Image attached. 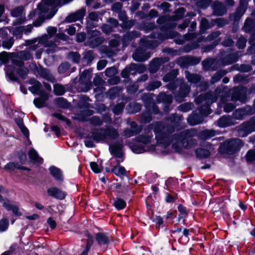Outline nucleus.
<instances>
[{
  "instance_id": "nucleus-1",
  "label": "nucleus",
  "mask_w": 255,
  "mask_h": 255,
  "mask_svg": "<svg viewBox=\"0 0 255 255\" xmlns=\"http://www.w3.org/2000/svg\"><path fill=\"white\" fill-rule=\"evenodd\" d=\"M153 129L155 134V138L159 144L168 145L172 143V147L177 152H180L182 148H188V138L197 134V131L194 128L184 130L172 136V139L169 140L167 135L174 131V128L172 126L164 127L160 122H153L150 124L146 129L145 133L137 136L136 141L143 144H148L151 142L153 135L151 130Z\"/></svg>"
},
{
  "instance_id": "nucleus-2",
  "label": "nucleus",
  "mask_w": 255,
  "mask_h": 255,
  "mask_svg": "<svg viewBox=\"0 0 255 255\" xmlns=\"http://www.w3.org/2000/svg\"><path fill=\"white\" fill-rule=\"evenodd\" d=\"M221 97V101L223 103L228 100L229 96H226V93L221 88H217L214 94L206 93L200 95L196 98L195 101L197 104L204 103L205 105L201 107L198 112L199 115L193 113L188 119V123L192 126L199 124L202 122L204 116H207L211 113L209 106L216 101L218 97Z\"/></svg>"
},
{
  "instance_id": "nucleus-3",
  "label": "nucleus",
  "mask_w": 255,
  "mask_h": 255,
  "mask_svg": "<svg viewBox=\"0 0 255 255\" xmlns=\"http://www.w3.org/2000/svg\"><path fill=\"white\" fill-rule=\"evenodd\" d=\"M178 71L177 69H174L167 74L163 78V81L165 82H170L166 86V88L170 90H174L177 87L179 84H180L179 91L176 93L175 99L179 103L182 102L183 98L186 97L190 92V87L186 84H181V80L176 79L178 75Z\"/></svg>"
},
{
  "instance_id": "nucleus-4",
  "label": "nucleus",
  "mask_w": 255,
  "mask_h": 255,
  "mask_svg": "<svg viewBox=\"0 0 255 255\" xmlns=\"http://www.w3.org/2000/svg\"><path fill=\"white\" fill-rule=\"evenodd\" d=\"M91 136L95 141L99 142L116 138L118 136V133L114 128L108 127L106 129L100 128L93 131Z\"/></svg>"
},
{
  "instance_id": "nucleus-5",
  "label": "nucleus",
  "mask_w": 255,
  "mask_h": 255,
  "mask_svg": "<svg viewBox=\"0 0 255 255\" xmlns=\"http://www.w3.org/2000/svg\"><path fill=\"white\" fill-rule=\"evenodd\" d=\"M57 31L56 27L49 26L47 28V34H44L38 38V43H42L47 48L46 52L48 53H52L56 51L57 44L49 39L56 33Z\"/></svg>"
},
{
  "instance_id": "nucleus-6",
  "label": "nucleus",
  "mask_w": 255,
  "mask_h": 255,
  "mask_svg": "<svg viewBox=\"0 0 255 255\" xmlns=\"http://www.w3.org/2000/svg\"><path fill=\"white\" fill-rule=\"evenodd\" d=\"M163 40L162 36L159 34H153L151 37H147L140 40V46L149 49H152Z\"/></svg>"
},
{
  "instance_id": "nucleus-7",
  "label": "nucleus",
  "mask_w": 255,
  "mask_h": 255,
  "mask_svg": "<svg viewBox=\"0 0 255 255\" xmlns=\"http://www.w3.org/2000/svg\"><path fill=\"white\" fill-rule=\"evenodd\" d=\"M92 75V71L89 70H85L82 72L79 78V82L81 85L79 89L80 91L86 92L91 88L92 82L91 79Z\"/></svg>"
},
{
  "instance_id": "nucleus-8",
  "label": "nucleus",
  "mask_w": 255,
  "mask_h": 255,
  "mask_svg": "<svg viewBox=\"0 0 255 255\" xmlns=\"http://www.w3.org/2000/svg\"><path fill=\"white\" fill-rule=\"evenodd\" d=\"M223 146L227 153L232 154L237 151L243 146V143L241 139L235 138L225 141Z\"/></svg>"
},
{
  "instance_id": "nucleus-9",
  "label": "nucleus",
  "mask_w": 255,
  "mask_h": 255,
  "mask_svg": "<svg viewBox=\"0 0 255 255\" xmlns=\"http://www.w3.org/2000/svg\"><path fill=\"white\" fill-rule=\"evenodd\" d=\"M100 31L97 30H90L87 31V38L91 39L90 45L92 47H96L103 43L105 39L103 37L100 36Z\"/></svg>"
},
{
  "instance_id": "nucleus-10",
  "label": "nucleus",
  "mask_w": 255,
  "mask_h": 255,
  "mask_svg": "<svg viewBox=\"0 0 255 255\" xmlns=\"http://www.w3.org/2000/svg\"><path fill=\"white\" fill-rule=\"evenodd\" d=\"M235 92L231 98L232 101H240L242 103H245L247 100L246 89L244 88H237L235 89Z\"/></svg>"
},
{
  "instance_id": "nucleus-11",
  "label": "nucleus",
  "mask_w": 255,
  "mask_h": 255,
  "mask_svg": "<svg viewBox=\"0 0 255 255\" xmlns=\"http://www.w3.org/2000/svg\"><path fill=\"white\" fill-rule=\"evenodd\" d=\"M134 60L142 62L147 60L150 57V53L146 52L142 48H139L132 54Z\"/></svg>"
},
{
  "instance_id": "nucleus-12",
  "label": "nucleus",
  "mask_w": 255,
  "mask_h": 255,
  "mask_svg": "<svg viewBox=\"0 0 255 255\" xmlns=\"http://www.w3.org/2000/svg\"><path fill=\"white\" fill-rule=\"evenodd\" d=\"M6 193V191L4 190L2 186H0V193ZM0 202L2 203V206L4 207L6 210L12 211V212L16 215L18 214V208L14 205L8 204V201L6 199H3L0 195Z\"/></svg>"
},
{
  "instance_id": "nucleus-13",
  "label": "nucleus",
  "mask_w": 255,
  "mask_h": 255,
  "mask_svg": "<svg viewBox=\"0 0 255 255\" xmlns=\"http://www.w3.org/2000/svg\"><path fill=\"white\" fill-rule=\"evenodd\" d=\"M247 2L246 0H241L240 5L238 7L234 15H232L231 18L235 21L238 20L244 14L246 10Z\"/></svg>"
},
{
  "instance_id": "nucleus-14",
  "label": "nucleus",
  "mask_w": 255,
  "mask_h": 255,
  "mask_svg": "<svg viewBox=\"0 0 255 255\" xmlns=\"http://www.w3.org/2000/svg\"><path fill=\"white\" fill-rule=\"evenodd\" d=\"M23 11V9L22 7H18L11 11V14L12 16L15 17H19V18L16 19L13 22L14 25L20 24L24 21L25 18L22 15Z\"/></svg>"
},
{
  "instance_id": "nucleus-15",
  "label": "nucleus",
  "mask_w": 255,
  "mask_h": 255,
  "mask_svg": "<svg viewBox=\"0 0 255 255\" xmlns=\"http://www.w3.org/2000/svg\"><path fill=\"white\" fill-rule=\"evenodd\" d=\"M85 13L86 10L84 8L80 9L66 17V21L67 22H72L80 20L83 18Z\"/></svg>"
},
{
  "instance_id": "nucleus-16",
  "label": "nucleus",
  "mask_w": 255,
  "mask_h": 255,
  "mask_svg": "<svg viewBox=\"0 0 255 255\" xmlns=\"http://www.w3.org/2000/svg\"><path fill=\"white\" fill-rule=\"evenodd\" d=\"M167 60L166 58H155L153 59L150 63L149 68L150 72L155 73L159 68L160 66L166 62Z\"/></svg>"
},
{
  "instance_id": "nucleus-17",
  "label": "nucleus",
  "mask_w": 255,
  "mask_h": 255,
  "mask_svg": "<svg viewBox=\"0 0 255 255\" xmlns=\"http://www.w3.org/2000/svg\"><path fill=\"white\" fill-rule=\"evenodd\" d=\"M39 94L40 95V97L34 99L33 101L35 106L38 108L44 107L45 106L46 101H47L49 98L48 94L43 91H41Z\"/></svg>"
},
{
  "instance_id": "nucleus-18",
  "label": "nucleus",
  "mask_w": 255,
  "mask_h": 255,
  "mask_svg": "<svg viewBox=\"0 0 255 255\" xmlns=\"http://www.w3.org/2000/svg\"><path fill=\"white\" fill-rule=\"evenodd\" d=\"M213 13L216 15H222L226 13V8L223 3L220 1H215L213 5Z\"/></svg>"
},
{
  "instance_id": "nucleus-19",
  "label": "nucleus",
  "mask_w": 255,
  "mask_h": 255,
  "mask_svg": "<svg viewBox=\"0 0 255 255\" xmlns=\"http://www.w3.org/2000/svg\"><path fill=\"white\" fill-rule=\"evenodd\" d=\"M47 193L49 196L59 199H63L65 197V193L56 187L49 188L47 190Z\"/></svg>"
},
{
  "instance_id": "nucleus-20",
  "label": "nucleus",
  "mask_w": 255,
  "mask_h": 255,
  "mask_svg": "<svg viewBox=\"0 0 255 255\" xmlns=\"http://www.w3.org/2000/svg\"><path fill=\"white\" fill-rule=\"evenodd\" d=\"M137 71V65L131 64L129 67L125 68L121 73V75L124 78L128 77L129 75L134 74Z\"/></svg>"
},
{
  "instance_id": "nucleus-21",
  "label": "nucleus",
  "mask_w": 255,
  "mask_h": 255,
  "mask_svg": "<svg viewBox=\"0 0 255 255\" xmlns=\"http://www.w3.org/2000/svg\"><path fill=\"white\" fill-rule=\"evenodd\" d=\"M216 124L219 127L224 128L232 125L233 120L229 116H225L217 121Z\"/></svg>"
},
{
  "instance_id": "nucleus-22",
  "label": "nucleus",
  "mask_w": 255,
  "mask_h": 255,
  "mask_svg": "<svg viewBox=\"0 0 255 255\" xmlns=\"http://www.w3.org/2000/svg\"><path fill=\"white\" fill-rule=\"evenodd\" d=\"M95 239L100 245L108 244L110 241V238L107 234L103 233H99L96 234Z\"/></svg>"
},
{
  "instance_id": "nucleus-23",
  "label": "nucleus",
  "mask_w": 255,
  "mask_h": 255,
  "mask_svg": "<svg viewBox=\"0 0 255 255\" xmlns=\"http://www.w3.org/2000/svg\"><path fill=\"white\" fill-rule=\"evenodd\" d=\"M243 129L247 132L246 134L255 131V117L252 118L248 122L243 124Z\"/></svg>"
},
{
  "instance_id": "nucleus-24",
  "label": "nucleus",
  "mask_w": 255,
  "mask_h": 255,
  "mask_svg": "<svg viewBox=\"0 0 255 255\" xmlns=\"http://www.w3.org/2000/svg\"><path fill=\"white\" fill-rule=\"evenodd\" d=\"M29 83L32 86L28 88L29 90L33 94H38L41 88V84L39 82L34 79H31Z\"/></svg>"
},
{
  "instance_id": "nucleus-25",
  "label": "nucleus",
  "mask_w": 255,
  "mask_h": 255,
  "mask_svg": "<svg viewBox=\"0 0 255 255\" xmlns=\"http://www.w3.org/2000/svg\"><path fill=\"white\" fill-rule=\"evenodd\" d=\"M50 174L54 178L58 181H62L63 179V174L60 169L55 167L51 166L49 168Z\"/></svg>"
},
{
  "instance_id": "nucleus-26",
  "label": "nucleus",
  "mask_w": 255,
  "mask_h": 255,
  "mask_svg": "<svg viewBox=\"0 0 255 255\" xmlns=\"http://www.w3.org/2000/svg\"><path fill=\"white\" fill-rule=\"evenodd\" d=\"M216 61L214 59H207L202 62L203 67L205 70H215L217 68L215 67Z\"/></svg>"
},
{
  "instance_id": "nucleus-27",
  "label": "nucleus",
  "mask_w": 255,
  "mask_h": 255,
  "mask_svg": "<svg viewBox=\"0 0 255 255\" xmlns=\"http://www.w3.org/2000/svg\"><path fill=\"white\" fill-rule=\"evenodd\" d=\"M39 74L43 78L47 80L54 83L55 82V79L53 75L50 73V72L44 68H40L39 71Z\"/></svg>"
},
{
  "instance_id": "nucleus-28",
  "label": "nucleus",
  "mask_w": 255,
  "mask_h": 255,
  "mask_svg": "<svg viewBox=\"0 0 255 255\" xmlns=\"http://www.w3.org/2000/svg\"><path fill=\"white\" fill-rule=\"evenodd\" d=\"M185 74L189 82L196 84L201 80V77L198 75L190 73L188 71H185Z\"/></svg>"
},
{
  "instance_id": "nucleus-29",
  "label": "nucleus",
  "mask_w": 255,
  "mask_h": 255,
  "mask_svg": "<svg viewBox=\"0 0 255 255\" xmlns=\"http://www.w3.org/2000/svg\"><path fill=\"white\" fill-rule=\"evenodd\" d=\"M28 154L29 158L31 160H33L34 162L36 163H42L43 160L42 158L38 156L37 152L34 149H30L29 151Z\"/></svg>"
},
{
  "instance_id": "nucleus-30",
  "label": "nucleus",
  "mask_w": 255,
  "mask_h": 255,
  "mask_svg": "<svg viewBox=\"0 0 255 255\" xmlns=\"http://www.w3.org/2000/svg\"><path fill=\"white\" fill-rule=\"evenodd\" d=\"M158 100L163 102L165 104L170 105L172 101V97L170 95L160 93L158 96Z\"/></svg>"
},
{
  "instance_id": "nucleus-31",
  "label": "nucleus",
  "mask_w": 255,
  "mask_h": 255,
  "mask_svg": "<svg viewBox=\"0 0 255 255\" xmlns=\"http://www.w3.org/2000/svg\"><path fill=\"white\" fill-rule=\"evenodd\" d=\"M17 58L22 60H28L32 58V56L28 51H21L16 54Z\"/></svg>"
},
{
  "instance_id": "nucleus-32",
  "label": "nucleus",
  "mask_w": 255,
  "mask_h": 255,
  "mask_svg": "<svg viewBox=\"0 0 255 255\" xmlns=\"http://www.w3.org/2000/svg\"><path fill=\"white\" fill-rule=\"evenodd\" d=\"M27 43L28 45H30L29 47V50L31 51H34L37 50L41 45L44 46V44L42 43H38V39L28 40L27 41Z\"/></svg>"
},
{
  "instance_id": "nucleus-33",
  "label": "nucleus",
  "mask_w": 255,
  "mask_h": 255,
  "mask_svg": "<svg viewBox=\"0 0 255 255\" xmlns=\"http://www.w3.org/2000/svg\"><path fill=\"white\" fill-rule=\"evenodd\" d=\"M128 112L129 113H135L139 112L141 110V105L138 103H130L127 108Z\"/></svg>"
},
{
  "instance_id": "nucleus-34",
  "label": "nucleus",
  "mask_w": 255,
  "mask_h": 255,
  "mask_svg": "<svg viewBox=\"0 0 255 255\" xmlns=\"http://www.w3.org/2000/svg\"><path fill=\"white\" fill-rule=\"evenodd\" d=\"M199 60L191 57H183L179 59L178 62L181 64L183 62L189 63L192 65H195L199 63Z\"/></svg>"
},
{
  "instance_id": "nucleus-35",
  "label": "nucleus",
  "mask_w": 255,
  "mask_h": 255,
  "mask_svg": "<svg viewBox=\"0 0 255 255\" xmlns=\"http://www.w3.org/2000/svg\"><path fill=\"white\" fill-rule=\"evenodd\" d=\"M112 171L118 176H123L126 174V171L124 167L120 165L115 166L112 168Z\"/></svg>"
},
{
  "instance_id": "nucleus-36",
  "label": "nucleus",
  "mask_w": 255,
  "mask_h": 255,
  "mask_svg": "<svg viewBox=\"0 0 255 255\" xmlns=\"http://www.w3.org/2000/svg\"><path fill=\"white\" fill-rule=\"evenodd\" d=\"M208 22V20L205 18H202L200 23V33L201 34L204 33L205 31L210 28L212 26Z\"/></svg>"
},
{
  "instance_id": "nucleus-37",
  "label": "nucleus",
  "mask_w": 255,
  "mask_h": 255,
  "mask_svg": "<svg viewBox=\"0 0 255 255\" xmlns=\"http://www.w3.org/2000/svg\"><path fill=\"white\" fill-rule=\"evenodd\" d=\"M237 54L229 55L227 58L223 60L222 64L223 65H229L236 62L238 59Z\"/></svg>"
},
{
  "instance_id": "nucleus-38",
  "label": "nucleus",
  "mask_w": 255,
  "mask_h": 255,
  "mask_svg": "<svg viewBox=\"0 0 255 255\" xmlns=\"http://www.w3.org/2000/svg\"><path fill=\"white\" fill-rule=\"evenodd\" d=\"M227 72L225 70H219L217 71L212 77L211 82L214 84L217 81H219L222 77H223Z\"/></svg>"
},
{
  "instance_id": "nucleus-39",
  "label": "nucleus",
  "mask_w": 255,
  "mask_h": 255,
  "mask_svg": "<svg viewBox=\"0 0 255 255\" xmlns=\"http://www.w3.org/2000/svg\"><path fill=\"white\" fill-rule=\"evenodd\" d=\"M66 92L65 88L62 85L56 84L54 86V93L57 96L63 95Z\"/></svg>"
},
{
  "instance_id": "nucleus-40",
  "label": "nucleus",
  "mask_w": 255,
  "mask_h": 255,
  "mask_svg": "<svg viewBox=\"0 0 255 255\" xmlns=\"http://www.w3.org/2000/svg\"><path fill=\"white\" fill-rule=\"evenodd\" d=\"M70 67V64L67 62L61 63L58 68V72L60 74H67Z\"/></svg>"
},
{
  "instance_id": "nucleus-41",
  "label": "nucleus",
  "mask_w": 255,
  "mask_h": 255,
  "mask_svg": "<svg viewBox=\"0 0 255 255\" xmlns=\"http://www.w3.org/2000/svg\"><path fill=\"white\" fill-rule=\"evenodd\" d=\"M197 156L200 158H206L210 155V152L206 149L199 148L196 150Z\"/></svg>"
},
{
  "instance_id": "nucleus-42",
  "label": "nucleus",
  "mask_w": 255,
  "mask_h": 255,
  "mask_svg": "<svg viewBox=\"0 0 255 255\" xmlns=\"http://www.w3.org/2000/svg\"><path fill=\"white\" fill-rule=\"evenodd\" d=\"M139 36V33L138 31H133L130 33L126 34L123 37V40L125 43L126 41H130L132 39Z\"/></svg>"
},
{
  "instance_id": "nucleus-43",
  "label": "nucleus",
  "mask_w": 255,
  "mask_h": 255,
  "mask_svg": "<svg viewBox=\"0 0 255 255\" xmlns=\"http://www.w3.org/2000/svg\"><path fill=\"white\" fill-rule=\"evenodd\" d=\"M56 104L61 108H67L69 106V103L63 98H58L55 100Z\"/></svg>"
},
{
  "instance_id": "nucleus-44",
  "label": "nucleus",
  "mask_w": 255,
  "mask_h": 255,
  "mask_svg": "<svg viewBox=\"0 0 255 255\" xmlns=\"http://www.w3.org/2000/svg\"><path fill=\"white\" fill-rule=\"evenodd\" d=\"M114 205L118 210H121L126 207V203L124 200L121 198H117L114 201Z\"/></svg>"
},
{
  "instance_id": "nucleus-45",
  "label": "nucleus",
  "mask_w": 255,
  "mask_h": 255,
  "mask_svg": "<svg viewBox=\"0 0 255 255\" xmlns=\"http://www.w3.org/2000/svg\"><path fill=\"white\" fill-rule=\"evenodd\" d=\"M161 85V83L159 81H154L150 82L146 87V89L147 91H153L157 88H158Z\"/></svg>"
},
{
  "instance_id": "nucleus-46",
  "label": "nucleus",
  "mask_w": 255,
  "mask_h": 255,
  "mask_svg": "<svg viewBox=\"0 0 255 255\" xmlns=\"http://www.w3.org/2000/svg\"><path fill=\"white\" fill-rule=\"evenodd\" d=\"M122 89L118 87H114L111 88L108 92V94L111 99H113L121 92Z\"/></svg>"
},
{
  "instance_id": "nucleus-47",
  "label": "nucleus",
  "mask_w": 255,
  "mask_h": 255,
  "mask_svg": "<svg viewBox=\"0 0 255 255\" xmlns=\"http://www.w3.org/2000/svg\"><path fill=\"white\" fill-rule=\"evenodd\" d=\"M140 120L143 124L149 123L152 120L150 112L143 113L141 116Z\"/></svg>"
},
{
  "instance_id": "nucleus-48",
  "label": "nucleus",
  "mask_w": 255,
  "mask_h": 255,
  "mask_svg": "<svg viewBox=\"0 0 255 255\" xmlns=\"http://www.w3.org/2000/svg\"><path fill=\"white\" fill-rule=\"evenodd\" d=\"M193 104L190 103H186L180 105L178 109L179 111L183 112H187L191 110L193 108Z\"/></svg>"
},
{
  "instance_id": "nucleus-49",
  "label": "nucleus",
  "mask_w": 255,
  "mask_h": 255,
  "mask_svg": "<svg viewBox=\"0 0 255 255\" xmlns=\"http://www.w3.org/2000/svg\"><path fill=\"white\" fill-rule=\"evenodd\" d=\"M228 23V20L222 18H217L212 21V25H217L218 27H221Z\"/></svg>"
},
{
  "instance_id": "nucleus-50",
  "label": "nucleus",
  "mask_w": 255,
  "mask_h": 255,
  "mask_svg": "<svg viewBox=\"0 0 255 255\" xmlns=\"http://www.w3.org/2000/svg\"><path fill=\"white\" fill-rule=\"evenodd\" d=\"M185 13V9L184 8H178L175 12V15L173 16V19L177 20L181 18L184 15Z\"/></svg>"
},
{
  "instance_id": "nucleus-51",
  "label": "nucleus",
  "mask_w": 255,
  "mask_h": 255,
  "mask_svg": "<svg viewBox=\"0 0 255 255\" xmlns=\"http://www.w3.org/2000/svg\"><path fill=\"white\" fill-rule=\"evenodd\" d=\"M14 71L10 66L7 67L6 69V74L9 78L12 81H15L17 79L16 75L15 74Z\"/></svg>"
},
{
  "instance_id": "nucleus-52",
  "label": "nucleus",
  "mask_w": 255,
  "mask_h": 255,
  "mask_svg": "<svg viewBox=\"0 0 255 255\" xmlns=\"http://www.w3.org/2000/svg\"><path fill=\"white\" fill-rule=\"evenodd\" d=\"M69 37L66 34L63 33H59L56 34V37L54 39V41L53 43L56 44L57 43L59 42L60 40H62L63 41H66L68 39Z\"/></svg>"
},
{
  "instance_id": "nucleus-53",
  "label": "nucleus",
  "mask_w": 255,
  "mask_h": 255,
  "mask_svg": "<svg viewBox=\"0 0 255 255\" xmlns=\"http://www.w3.org/2000/svg\"><path fill=\"white\" fill-rule=\"evenodd\" d=\"M253 26V21L250 19H248L245 22L243 29L246 32H249L252 29Z\"/></svg>"
},
{
  "instance_id": "nucleus-54",
  "label": "nucleus",
  "mask_w": 255,
  "mask_h": 255,
  "mask_svg": "<svg viewBox=\"0 0 255 255\" xmlns=\"http://www.w3.org/2000/svg\"><path fill=\"white\" fill-rule=\"evenodd\" d=\"M68 58L72 60L73 62L75 63H78L79 62L80 60V55L79 54H78L76 52H70L68 54Z\"/></svg>"
},
{
  "instance_id": "nucleus-55",
  "label": "nucleus",
  "mask_w": 255,
  "mask_h": 255,
  "mask_svg": "<svg viewBox=\"0 0 255 255\" xmlns=\"http://www.w3.org/2000/svg\"><path fill=\"white\" fill-rule=\"evenodd\" d=\"M24 27L23 26H18L14 28L12 30V34L17 37H21V34L24 31Z\"/></svg>"
},
{
  "instance_id": "nucleus-56",
  "label": "nucleus",
  "mask_w": 255,
  "mask_h": 255,
  "mask_svg": "<svg viewBox=\"0 0 255 255\" xmlns=\"http://www.w3.org/2000/svg\"><path fill=\"white\" fill-rule=\"evenodd\" d=\"M234 116L235 118L237 119H241L244 118V117L246 116L245 110H243V109H239L237 110L234 113Z\"/></svg>"
},
{
  "instance_id": "nucleus-57",
  "label": "nucleus",
  "mask_w": 255,
  "mask_h": 255,
  "mask_svg": "<svg viewBox=\"0 0 255 255\" xmlns=\"http://www.w3.org/2000/svg\"><path fill=\"white\" fill-rule=\"evenodd\" d=\"M20 166L17 164H15L13 162H9L6 164L4 166V169L7 171H11L14 170L15 169H19Z\"/></svg>"
},
{
  "instance_id": "nucleus-58",
  "label": "nucleus",
  "mask_w": 255,
  "mask_h": 255,
  "mask_svg": "<svg viewBox=\"0 0 255 255\" xmlns=\"http://www.w3.org/2000/svg\"><path fill=\"white\" fill-rule=\"evenodd\" d=\"M117 73V69L113 67L107 68L105 71V75L109 77L114 76Z\"/></svg>"
},
{
  "instance_id": "nucleus-59",
  "label": "nucleus",
  "mask_w": 255,
  "mask_h": 255,
  "mask_svg": "<svg viewBox=\"0 0 255 255\" xmlns=\"http://www.w3.org/2000/svg\"><path fill=\"white\" fill-rule=\"evenodd\" d=\"M101 28L102 31L104 33H106V34H109V33H111L112 32H113V29H114L113 27H112V26H111L110 25L108 24H103L101 26Z\"/></svg>"
},
{
  "instance_id": "nucleus-60",
  "label": "nucleus",
  "mask_w": 255,
  "mask_h": 255,
  "mask_svg": "<svg viewBox=\"0 0 255 255\" xmlns=\"http://www.w3.org/2000/svg\"><path fill=\"white\" fill-rule=\"evenodd\" d=\"M8 226V221L6 219H3L0 221V232L5 231Z\"/></svg>"
},
{
  "instance_id": "nucleus-61",
  "label": "nucleus",
  "mask_w": 255,
  "mask_h": 255,
  "mask_svg": "<svg viewBox=\"0 0 255 255\" xmlns=\"http://www.w3.org/2000/svg\"><path fill=\"white\" fill-rule=\"evenodd\" d=\"M90 166L92 170L96 173H98L101 172L103 167L99 166L98 164L95 162H92L90 163Z\"/></svg>"
},
{
  "instance_id": "nucleus-62",
  "label": "nucleus",
  "mask_w": 255,
  "mask_h": 255,
  "mask_svg": "<svg viewBox=\"0 0 255 255\" xmlns=\"http://www.w3.org/2000/svg\"><path fill=\"white\" fill-rule=\"evenodd\" d=\"M246 159L248 162H252L255 160V151L249 150L246 154Z\"/></svg>"
},
{
  "instance_id": "nucleus-63",
  "label": "nucleus",
  "mask_w": 255,
  "mask_h": 255,
  "mask_svg": "<svg viewBox=\"0 0 255 255\" xmlns=\"http://www.w3.org/2000/svg\"><path fill=\"white\" fill-rule=\"evenodd\" d=\"M124 104L123 103L118 104L113 109V112L117 115L121 114L124 108Z\"/></svg>"
},
{
  "instance_id": "nucleus-64",
  "label": "nucleus",
  "mask_w": 255,
  "mask_h": 255,
  "mask_svg": "<svg viewBox=\"0 0 255 255\" xmlns=\"http://www.w3.org/2000/svg\"><path fill=\"white\" fill-rule=\"evenodd\" d=\"M211 1V0H200L197 2V5L201 8H205L209 5Z\"/></svg>"
}]
</instances>
